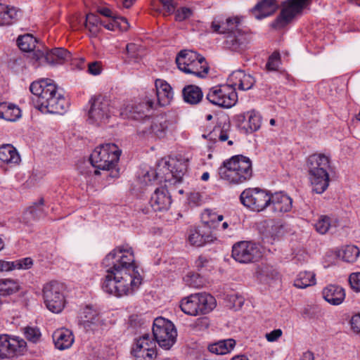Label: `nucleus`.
Returning a JSON list of instances; mask_svg holds the SVG:
<instances>
[{
	"mask_svg": "<svg viewBox=\"0 0 360 360\" xmlns=\"http://www.w3.org/2000/svg\"><path fill=\"white\" fill-rule=\"evenodd\" d=\"M30 89L34 96L35 107L43 113L63 114L68 107V101L51 79L33 82Z\"/></svg>",
	"mask_w": 360,
	"mask_h": 360,
	"instance_id": "nucleus-1",
	"label": "nucleus"
},
{
	"mask_svg": "<svg viewBox=\"0 0 360 360\" xmlns=\"http://www.w3.org/2000/svg\"><path fill=\"white\" fill-rule=\"evenodd\" d=\"M141 283L139 272L107 271L102 284L103 290L117 297L132 295Z\"/></svg>",
	"mask_w": 360,
	"mask_h": 360,
	"instance_id": "nucleus-2",
	"label": "nucleus"
},
{
	"mask_svg": "<svg viewBox=\"0 0 360 360\" xmlns=\"http://www.w3.org/2000/svg\"><path fill=\"white\" fill-rule=\"evenodd\" d=\"M240 18L218 17L214 19L211 28L214 32L226 34L225 44L233 51H239L246 47L248 36L239 28Z\"/></svg>",
	"mask_w": 360,
	"mask_h": 360,
	"instance_id": "nucleus-3",
	"label": "nucleus"
},
{
	"mask_svg": "<svg viewBox=\"0 0 360 360\" xmlns=\"http://www.w3.org/2000/svg\"><path fill=\"white\" fill-rule=\"evenodd\" d=\"M307 167L312 191L322 194L330 183V157L323 153L312 154L307 158Z\"/></svg>",
	"mask_w": 360,
	"mask_h": 360,
	"instance_id": "nucleus-4",
	"label": "nucleus"
},
{
	"mask_svg": "<svg viewBox=\"0 0 360 360\" xmlns=\"http://www.w3.org/2000/svg\"><path fill=\"white\" fill-rule=\"evenodd\" d=\"M121 150L114 143H105L96 147L90 156V162L95 168L94 174L98 175L99 170L109 171L112 178L119 176L117 164L120 160Z\"/></svg>",
	"mask_w": 360,
	"mask_h": 360,
	"instance_id": "nucleus-5",
	"label": "nucleus"
},
{
	"mask_svg": "<svg viewBox=\"0 0 360 360\" xmlns=\"http://www.w3.org/2000/svg\"><path fill=\"white\" fill-rule=\"evenodd\" d=\"M219 175L229 184H242L252 175L251 161L243 155L233 156L223 162L219 168Z\"/></svg>",
	"mask_w": 360,
	"mask_h": 360,
	"instance_id": "nucleus-6",
	"label": "nucleus"
},
{
	"mask_svg": "<svg viewBox=\"0 0 360 360\" xmlns=\"http://www.w3.org/2000/svg\"><path fill=\"white\" fill-rule=\"evenodd\" d=\"M103 264L107 271L139 272L134 265V255L128 245L117 247L106 255Z\"/></svg>",
	"mask_w": 360,
	"mask_h": 360,
	"instance_id": "nucleus-7",
	"label": "nucleus"
},
{
	"mask_svg": "<svg viewBox=\"0 0 360 360\" xmlns=\"http://www.w3.org/2000/svg\"><path fill=\"white\" fill-rule=\"evenodd\" d=\"M178 68L187 74L205 77L209 67L203 56L191 50H181L176 57Z\"/></svg>",
	"mask_w": 360,
	"mask_h": 360,
	"instance_id": "nucleus-8",
	"label": "nucleus"
},
{
	"mask_svg": "<svg viewBox=\"0 0 360 360\" xmlns=\"http://www.w3.org/2000/svg\"><path fill=\"white\" fill-rule=\"evenodd\" d=\"M215 307V298L205 292L191 294L183 298L180 303L181 311L190 316L207 314Z\"/></svg>",
	"mask_w": 360,
	"mask_h": 360,
	"instance_id": "nucleus-9",
	"label": "nucleus"
},
{
	"mask_svg": "<svg viewBox=\"0 0 360 360\" xmlns=\"http://www.w3.org/2000/svg\"><path fill=\"white\" fill-rule=\"evenodd\" d=\"M186 170L187 163L186 161L172 159L170 161L160 163L157 172L153 170L148 172L145 177L152 175L154 179L160 178L166 182L176 184L181 182Z\"/></svg>",
	"mask_w": 360,
	"mask_h": 360,
	"instance_id": "nucleus-10",
	"label": "nucleus"
},
{
	"mask_svg": "<svg viewBox=\"0 0 360 360\" xmlns=\"http://www.w3.org/2000/svg\"><path fill=\"white\" fill-rule=\"evenodd\" d=\"M154 102L146 96L139 101L123 105L120 110V115L123 119L136 120L141 123L147 122L150 117L149 112L153 109Z\"/></svg>",
	"mask_w": 360,
	"mask_h": 360,
	"instance_id": "nucleus-11",
	"label": "nucleus"
},
{
	"mask_svg": "<svg viewBox=\"0 0 360 360\" xmlns=\"http://www.w3.org/2000/svg\"><path fill=\"white\" fill-rule=\"evenodd\" d=\"M153 338L160 347L169 349L175 343L177 332L174 324L169 320L158 317L153 321Z\"/></svg>",
	"mask_w": 360,
	"mask_h": 360,
	"instance_id": "nucleus-12",
	"label": "nucleus"
},
{
	"mask_svg": "<svg viewBox=\"0 0 360 360\" xmlns=\"http://www.w3.org/2000/svg\"><path fill=\"white\" fill-rule=\"evenodd\" d=\"M43 298L46 308L53 313H60L65 305V286L51 281L43 288Z\"/></svg>",
	"mask_w": 360,
	"mask_h": 360,
	"instance_id": "nucleus-13",
	"label": "nucleus"
},
{
	"mask_svg": "<svg viewBox=\"0 0 360 360\" xmlns=\"http://www.w3.org/2000/svg\"><path fill=\"white\" fill-rule=\"evenodd\" d=\"M172 122L164 115H159L137 127V134L143 138H164Z\"/></svg>",
	"mask_w": 360,
	"mask_h": 360,
	"instance_id": "nucleus-14",
	"label": "nucleus"
},
{
	"mask_svg": "<svg viewBox=\"0 0 360 360\" xmlns=\"http://www.w3.org/2000/svg\"><path fill=\"white\" fill-rule=\"evenodd\" d=\"M310 3L311 0H285L283 3L280 15L272 22L271 26L276 29L283 27Z\"/></svg>",
	"mask_w": 360,
	"mask_h": 360,
	"instance_id": "nucleus-15",
	"label": "nucleus"
},
{
	"mask_svg": "<svg viewBox=\"0 0 360 360\" xmlns=\"http://www.w3.org/2000/svg\"><path fill=\"white\" fill-rule=\"evenodd\" d=\"M241 202L252 210L260 212L271 205L270 195L259 188H248L242 192L240 196Z\"/></svg>",
	"mask_w": 360,
	"mask_h": 360,
	"instance_id": "nucleus-16",
	"label": "nucleus"
},
{
	"mask_svg": "<svg viewBox=\"0 0 360 360\" xmlns=\"http://www.w3.org/2000/svg\"><path fill=\"white\" fill-rule=\"evenodd\" d=\"M231 256L239 263L248 264L257 261L262 257V252L255 243L244 240L233 245Z\"/></svg>",
	"mask_w": 360,
	"mask_h": 360,
	"instance_id": "nucleus-17",
	"label": "nucleus"
},
{
	"mask_svg": "<svg viewBox=\"0 0 360 360\" xmlns=\"http://www.w3.org/2000/svg\"><path fill=\"white\" fill-rule=\"evenodd\" d=\"M207 99L216 105L229 108L236 103L238 96L233 88L224 84L210 89Z\"/></svg>",
	"mask_w": 360,
	"mask_h": 360,
	"instance_id": "nucleus-18",
	"label": "nucleus"
},
{
	"mask_svg": "<svg viewBox=\"0 0 360 360\" xmlns=\"http://www.w3.org/2000/svg\"><path fill=\"white\" fill-rule=\"evenodd\" d=\"M89 103L91 107L88 115L90 122L98 125L105 124L111 115L108 100L101 96H97L92 98Z\"/></svg>",
	"mask_w": 360,
	"mask_h": 360,
	"instance_id": "nucleus-19",
	"label": "nucleus"
},
{
	"mask_svg": "<svg viewBox=\"0 0 360 360\" xmlns=\"http://www.w3.org/2000/svg\"><path fill=\"white\" fill-rule=\"evenodd\" d=\"M155 340L146 333L136 339L132 348V354L136 360H151L156 356Z\"/></svg>",
	"mask_w": 360,
	"mask_h": 360,
	"instance_id": "nucleus-20",
	"label": "nucleus"
},
{
	"mask_svg": "<svg viewBox=\"0 0 360 360\" xmlns=\"http://www.w3.org/2000/svg\"><path fill=\"white\" fill-rule=\"evenodd\" d=\"M215 239L216 237L205 226L191 229L188 236L189 243L197 247L203 246Z\"/></svg>",
	"mask_w": 360,
	"mask_h": 360,
	"instance_id": "nucleus-21",
	"label": "nucleus"
},
{
	"mask_svg": "<svg viewBox=\"0 0 360 360\" xmlns=\"http://www.w3.org/2000/svg\"><path fill=\"white\" fill-rule=\"evenodd\" d=\"M171 197L166 189L157 188L152 195L150 200L154 211L162 212L167 210L171 205Z\"/></svg>",
	"mask_w": 360,
	"mask_h": 360,
	"instance_id": "nucleus-22",
	"label": "nucleus"
},
{
	"mask_svg": "<svg viewBox=\"0 0 360 360\" xmlns=\"http://www.w3.org/2000/svg\"><path fill=\"white\" fill-rule=\"evenodd\" d=\"M278 8L276 0H261L252 8V13L257 19H262L273 15Z\"/></svg>",
	"mask_w": 360,
	"mask_h": 360,
	"instance_id": "nucleus-23",
	"label": "nucleus"
},
{
	"mask_svg": "<svg viewBox=\"0 0 360 360\" xmlns=\"http://www.w3.org/2000/svg\"><path fill=\"white\" fill-rule=\"evenodd\" d=\"M81 322L87 330H94L103 324V320L101 319L99 313L89 307H86L84 309Z\"/></svg>",
	"mask_w": 360,
	"mask_h": 360,
	"instance_id": "nucleus-24",
	"label": "nucleus"
},
{
	"mask_svg": "<svg viewBox=\"0 0 360 360\" xmlns=\"http://www.w3.org/2000/svg\"><path fill=\"white\" fill-rule=\"evenodd\" d=\"M323 297L326 301L333 305H339L345 300V290L335 285H329L323 290Z\"/></svg>",
	"mask_w": 360,
	"mask_h": 360,
	"instance_id": "nucleus-25",
	"label": "nucleus"
},
{
	"mask_svg": "<svg viewBox=\"0 0 360 360\" xmlns=\"http://www.w3.org/2000/svg\"><path fill=\"white\" fill-rule=\"evenodd\" d=\"M44 198H40L38 202L33 203L32 205L25 210L22 216V222L30 225L39 219L44 214Z\"/></svg>",
	"mask_w": 360,
	"mask_h": 360,
	"instance_id": "nucleus-26",
	"label": "nucleus"
},
{
	"mask_svg": "<svg viewBox=\"0 0 360 360\" xmlns=\"http://www.w3.org/2000/svg\"><path fill=\"white\" fill-rule=\"evenodd\" d=\"M271 205L275 212H287L292 208V199L283 192H276L270 195Z\"/></svg>",
	"mask_w": 360,
	"mask_h": 360,
	"instance_id": "nucleus-27",
	"label": "nucleus"
},
{
	"mask_svg": "<svg viewBox=\"0 0 360 360\" xmlns=\"http://www.w3.org/2000/svg\"><path fill=\"white\" fill-rule=\"evenodd\" d=\"M155 89L160 105L164 106L169 104L174 96L171 86L164 80L157 79Z\"/></svg>",
	"mask_w": 360,
	"mask_h": 360,
	"instance_id": "nucleus-28",
	"label": "nucleus"
},
{
	"mask_svg": "<svg viewBox=\"0 0 360 360\" xmlns=\"http://www.w3.org/2000/svg\"><path fill=\"white\" fill-rule=\"evenodd\" d=\"M52 337L56 347L60 350L70 347L74 342L72 332L65 328L56 330Z\"/></svg>",
	"mask_w": 360,
	"mask_h": 360,
	"instance_id": "nucleus-29",
	"label": "nucleus"
},
{
	"mask_svg": "<svg viewBox=\"0 0 360 360\" xmlns=\"http://www.w3.org/2000/svg\"><path fill=\"white\" fill-rule=\"evenodd\" d=\"M0 160L11 166H15L20 162V156L12 145L4 144L0 147Z\"/></svg>",
	"mask_w": 360,
	"mask_h": 360,
	"instance_id": "nucleus-30",
	"label": "nucleus"
},
{
	"mask_svg": "<svg viewBox=\"0 0 360 360\" xmlns=\"http://www.w3.org/2000/svg\"><path fill=\"white\" fill-rule=\"evenodd\" d=\"M182 94L184 101L191 105L199 103L203 97L201 89L193 84L186 86L182 90Z\"/></svg>",
	"mask_w": 360,
	"mask_h": 360,
	"instance_id": "nucleus-31",
	"label": "nucleus"
},
{
	"mask_svg": "<svg viewBox=\"0 0 360 360\" xmlns=\"http://www.w3.org/2000/svg\"><path fill=\"white\" fill-rule=\"evenodd\" d=\"M236 346V341L232 338L219 340L210 344L208 349L211 353L217 355H224L230 353Z\"/></svg>",
	"mask_w": 360,
	"mask_h": 360,
	"instance_id": "nucleus-32",
	"label": "nucleus"
},
{
	"mask_svg": "<svg viewBox=\"0 0 360 360\" xmlns=\"http://www.w3.org/2000/svg\"><path fill=\"white\" fill-rule=\"evenodd\" d=\"M70 53L65 49L56 48L46 53L45 60L47 63L55 65L70 60Z\"/></svg>",
	"mask_w": 360,
	"mask_h": 360,
	"instance_id": "nucleus-33",
	"label": "nucleus"
},
{
	"mask_svg": "<svg viewBox=\"0 0 360 360\" xmlns=\"http://www.w3.org/2000/svg\"><path fill=\"white\" fill-rule=\"evenodd\" d=\"M8 358L21 355L26 351V342L18 337H11L8 335Z\"/></svg>",
	"mask_w": 360,
	"mask_h": 360,
	"instance_id": "nucleus-34",
	"label": "nucleus"
},
{
	"mask_svg": "<svg viewBox=\"0 0 360 360\" xmlns=\"http://www.w3.org/2000/svg\"><path fill=\"white\" fill-rule=\"evenodd\" d=\"M20 14V12L15 7H8L0 4V25H8L13 23Z\"/></svg>",
	"mask_w": 360,
	"mask_h": 360,
	"instance_id": "nucleus-35",
	"label": "nucleus"
},
{
	"mask_svg": "<svg viewBox=\"0 0 360 360\" xmlns=\"http://www.w3.org/2000/svg\"><path fill=\"white\" fill-rule=\"evenodd\" d=\"M202 136L204 138H208L212 141H216L217 139L221 142H225L227 141L229 146H232L233 143V141L230 139L231 135L229 126L224 125L223 127H216L213 131L207 136L203 134Z\"/></svg>",
	"mask_w": 360,
	"mask_h": 360,
	"instance_id": "nucleus-36",
	"label": "nucleus"
},
{
	"mask_svg": "<svg viewBox=\"0 0 360 360\" xmlns=\"http://www.w3.org/2000/svg\"><path fill=\"white\" fill-rule=\"evenodd\" d=\"M20 110L15 105L2 103H0V117L7 121L13 122L20 117Z\"/></svg>",
	"mask_w": 360,
	"mask_h": 360,
	"instance_id": "nucleus-37",
	"label": "nucleus"
},
{
	"mask_svg": "<svg viewBox=\"0 0 360 360\" xmlns=\"http://www.w3.org/2000/svg\"><path fill=\"white\" fill-rule=\"evenodd\" d=\"M360 250L355 245H345L336 251L338 257L347 262H354L359 256Z\"/></svg>",
	"mask_w": 360,
	"mask_h": 360,
	"instance_id": "nucleus-38",
	"label": "nucleus"
},
{
	"mask_svg": "<svg viewBox=\"0 0 360 360\" xmlns=\"http://www.w3.org/2000/svg\"><path fill=\"white\" fill-rule=\"evenodd\" d=\"M260 231L265 237L275 239L282 233V226L273 220H268L263 223Z\"/></svg>",
	"mask_w": 360,
	"mask_h": 360,
	"instance_id": "nucleus-39",
	"label": "nucleus"
},
{
	"mask_svg": "<svg viewBox=\"0 0 360 360\" xmlns=\"http://www.w3.org/2000/svg\"><path fill=\"white\" fill-rule=\"evenodd\" d=\"M316 284L315 274L311 271L300 272L294 281V285L297 288H306Z\"/></svg>",
	"mask_w": 360,
	"mask_h": 360,
	"instance_id": "nucleus-40",
	"label": "nucleus"
},
{
	"mask_svg": "<svg viewBox=\"0 0 360 360\" xmlns=\"http://www.w3.org/2000/svg\"><path fill=\"white\" fill-rule=\"evenodd\" d=\"M37 40L30 34L19 36L17 39L18 47L25 52H30L36 49Z\"/></svg>",
	"mask_w": 360,
	"mask_h": 360,
	"instance_id": "nucleus-41",
	"label": "nucleus"
},
{
	"mask_svg": "<svg viewBox=\"0 0 360 360\" xmlns=\"http://www.w3.org/2000/svg\"><path fill=\"white\" fill-rule=\"evenodd\" d=\"M336 221L326 215H321L314 223V226L316 231L320 234H326L331 227L336 226Z\"/></svg>",
	"mask_w": 360,
	"mask_h": 360,
	"instance_id": "nucleus-42",
	"label": "nucleus"
},
{
	"mask_svg": "<svg viewBox=\"0 0 360 360\" xmlns=\"http://www.w3.org/2000/svg\"><path fill=\"white\" fill-rule=\"evenodd\" d=\"M102 25L109 30H115L116 29H118L121 31H127L129 27L127 20L120 16H115L110 18V22L108 23L103 22Z\"/></svg>",
	"mask_w": 360,
	"mask_h": 360,
	"instance_id": "nucleus-43",
	"label": "nucleus"
},
{
	"mask_svg": "<svg viewBox=\"0 0 360 360\" xmlns=\"http://www.w3.org/2000/svg\"><path fill=\"white\" fill-rule=\"evenodd\" d=\"M85 27L92 35H96L100 30L99 25L103 24L97 15L89 13L86 16Z\"/></svg>",
	"mask_w": 360,
	"mask_h": 360,
	"instance_id": "nucleus-44",
	"label": "nucleus"
},
{
	"mask_svg": "<svg viewBox=\"0 0 360 360\" xmlns=\"http://www.w3.org/2000/svg\"><path fill=\"white\" fill-rule=\"evenodd\" d=\"M247 116L248 120L246 131L248 132H253L258 130L260 128L262 123V118L259 114L252 110L247 112Z\"/></svg>",
	"mask_w": 360,
	"mask_h": 360,
	"instance_id": "nucleus-45",
	"label": "nucleus"
},
{
	"mask_svg": "<svg viewBox=\"0 0 360 360\" xmlns=\"http://www.w3.org/2000/svg\"><path fill=\"white\" fill-rule=\"evenodd\" d=\"M201 219L202 223L205 224V227L208 229L210 224H212L216 221H221L224 219V216L222 214H217L210 209H206L202 213Z\"/></svg>",
	"mask_w": 360,
	"mask_h": 360,
	"instance_id": "nucleus-46",
	"label": "nucleus"
},
{
	"mask_svg": "<svg viewBox=\"0 0 360 360\" xmlns=\"http://www.w3.org/2000/svg\"><path fill=\"white\" fill-rule=\"evenodd\" d=\"M18 290V283L11 279H0V296L10 295Z\"/></svg>",
	"mask_w": 360,
	"mask_h": 360,
	"instance_id": "nucleus-47",
	"label": "nucleus"
},
{
	"mask_svg": "<svg viewBox=\"0 0 360 360\" xmlns=\"http://www.w3.org/2000/svg\"><path fill=\"white\" fill-rule=\"evenodd\" d=\"M184 280L187 285L194 288H198L202 286L203 282L199 274L190 272Z\"/></svg>",
	"mask_w": 360,
	"mask_h": 360,
	"instance_id": "nucleus-48",
	"label": "nucleus"
},
{
	"mask_svg": "<svg viewBox=\"0 0 360 360\" xmlns=\"http://www.w3.org/2000/svg\"><path fill=\"white\" fill-rule=\"evenodd\" d=\"M243 71L238 70L233 71L228 77L227 84L225 85L229 86L234 89L236 91V88L238 89L239 84L243 76Z\"/></svg>",
	"mask_w": 360,
	"mask_h": 360,
	"instance_id": "nucleus-49",
	"label": "nucleus"
},
{
	"mask_svg": "<svg viewBox=\"0 0 360 360\" xmlns=\"http://www.w3.org/2000/svg\"><path fill=\"white\" fill-rule=\"evenodd\" d=\"M256 273L261 278H274L277 275V272L275 269L271 266L264 264L258 266Z\"/></svg>",
	"mask_w": 360,
	"mask_h": 360,
	"instance_id": "nucleus-50",
	"label": "nucleus"
},
{
	"mask_svg": "<svg viewBox=\"0 0 360 360\" xmlns=\"http://www.w3.org/2000/svg\"><path fill=\"white\" fill-rule=\"evenodd\" d=\"M24 334L25 337L33 343L38 342L41 335L39 328L29 326L24 328Z\"/></svg>",
	"mask_w": 360,
	"mask_h": 360,
	"instance_id": "nucleus-51",
	"label": "nucleus"
},
{
	"mask_svg": "<svg viewBox=\"0 0 360 360\" xmlns=\"http://www.w3.org/2000/svg\"><path fill=\"white\" fill-rule=\"evenodd\" d=\"M255 82V79L250 75H247L243 72L238 89L243 91L249 90L253 86Z\"/></svg>",
	"mask_w": 360,
	"mask_h": 360,
	"instance_id": "nucleus-52",
	"label": "nucleus"
},
{
	"mask_svg": "<svg viewBox=\"0 0 360 360\" xmlns=\"http://www.w3.org/2000/svg\"><path fill=\"white\" fill-rule=\"evenodd\" d=\"M14 269H29L33 265V260L30 257H26L13 261Z\"/></svg>",
	"mask_w": 360,
	"mask_h": 360,
	"instance_id": "nucleus-53",
	"label": "nucleus"
},
{
	"mask_svg": "<svg viewBox=\"0 0 360 360\" xmlns=\"http://www.w3.org/2000/svg\"><path fill=\"white\" fill-rule=\"evenodd\" d=\"M279 64L280 54L277 52H274L271 56H269L266 66L269 70H276L279 66Z\"/></svg>",
	"mask_w": 360,
	"mask_h": 360,
	"instance_id": "nucleus-54",
	"label": "nucleus"
},
{
	"mask_svg": "<svg viewBox=\"0 0 360 360\" xmlns=\"http://www.w3.org/2000/svg\"><path fill=\"white\" fill-rule=\"evenodd\" d=\"M229 301L232 303L231 307L237 309L243 305L245 300L238 294H232L229 296Z\"/></svg>",
	"mask_w": 360,
	"mask_h": 360,
	"instance_id": "nucleus-55",
	"label": "nucleus"
},
{
	"mask_svg": "<svg viewBox=\"0 0 360 360\" xmlns=\"http://www.w3.org/2000/svg\"><path fill=\"white\" fill-rule=\"evenodd\" d=\"M349 282L351 288L356 291H360V272L352 273L349 275Z\"/></svg>",
	"mask_w": 360,
	"mask_h": 360,
	"instance_id": "nucleus-56",
	"label": "nucleus"
},
{
	"mask_svg": "<svg viewBox=\"0 0 360 360\" xmlns=\"http://www.w3.org/2000/svg\"><path fill=\"white\" fill-rule=\"evenodd\" d=\"M8 335H0V358H8Z\"/></svg>",
	"mask_w": 360,
	"mask_h": 360,
	"instance_id": "nucleus-57",
	"label": "nucleus"
},
{
	"mask_svg": "<svg viewBox=\"0 0 360 360\" xmlns=\"http://www.w3.org/2000/svg\"><path fill=\"white\" fill-rule=\"evenodd\" d=\"M319 307L316 305H307L302 311V315L306 318H314L318 315Z\"/></svg>",
	"mask_w": 360,
	"mask_h": 360,
	"instance_id": "nucleus-58",
	"label": "nucleus"
},
{
	"mask_svg": "<svg viewBox=\"0 0 360 360\" xmlns=\"http://www.w3.org/2000/svg\"><path fill=\"white\" fill-rule=\"evenodd\" d=\"M192 15V11L188 8H181L176 12L175 18L178 21H183Z\"/></svg>",
	"mask_w": 360,
	"mask_h": 360,
	"instance_id": "nucleus-59",
	"label": "nucleus"
},
{
	"mask_svg": "<svg viewBox=\"0 0 360 360\" xmlns=\"http://www.w3.org/2000/svg\"><path fill=\"white\" fill-rule=\"evenodd\" d=\"M127 53L129 58L136 60L139 56V46L135 44H129L126 47Z\"/></svg>",
	"mask_w": 360,
	"mask_h": 360,
	"instance_id": "nucleus-60",
	"label": "nucleus"
},
{
	"mask_svg": "<svg viewBox=\"0 0 360 360\" xmlns=\"http://www.w3.org/2000/svg\"><path fill=\"white\" fill-rule=\"evenodd\" d=\"M283 334L281 329H275L266 334L265 337L269 342L276 341Z\"/></svg>",
	"mask_w": 360,
	"mask_h": 360,
	"instance_id": "nucleus-61",
	"label": "nucleus"
},
{
	"mask_svg": "<svg viewBox=\"0 0 360 360\" xmlns=\"http://www.w3.org/2000/svg\"><path fill=\"white\" fill-rule=\"evenodd\" d=\"M89 72L94 75H98L101 72V65L99 62H94L89 64Z\"/></svg>",
	"mask_w": 360,
	"mask_h": 360,
	"instance_id": "nucleus-62",
	"label": "nucleus"
},
{
	"mask_svg": "<svg viewBox=\"0 0 360 360\" xmlns=\"http://www.w3.org/2000/svg\"><path fill=\"white\" fill-rule=\"evenodd\" d=\"M351 326L354 332L360 333V314L352 316L351 319Z\"/></svg>",
	"mask_w": 360,
	"mask_h": 360,
	"instance_id": "nucleus-63",
	"label": "nucleus"
},
{
	"mask_svg": "<svg viewBox=\"0 0 360 360\" xmlns=\"http://www.w3.org/2000/svg\"><path fill=\"white\" fill-rule=\"evenodd\" d=\"M160 1L168 14H170L174 11L175 6L173 0H160Z\"/></svg>",
	"mask_w": 360,
	"mask_h": 360,
	"instance_id": "nucleus-64",
	"label": "nucleus"
}]
</instances>
